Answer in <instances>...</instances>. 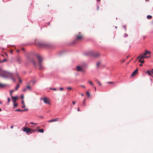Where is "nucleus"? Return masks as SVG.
<instances>
[{
    "mask_svg": "<svg viewBox=\"0 0 153 153\" xmlns=\"http://www.w3.org/2000/svg\"><path fill=\"white\" fill-rule=\"evenodd\" d=\"M19 82H22V80L20 79H19Z\"/></svg>",
    "mask_w": 153,
    "mask_h": 153,
    "instance_id": "obj_46",
    "label": "nucleus"
},
{
    "mask_svg": "<svg viewBox=\"0 0 153 153\" xmlns=\"http://www.w3.org/2000/svg\"><path fill=\"white\" fill-rule=\"evenodd\" d=\"M27 87L28 90H31V87L29 85H27Z\"/></svg>",
    "mask_w": 153,
    "mask_h": 153,
    "instance_id": "obj_23",
    "label": "nucleus"
},
{
    "mask_svg": "<svg viewBox=\"0 0 153 153\" xmlns=\"http://www.w3.org/2000/svg\"><path fill=\"white\" fill-rule=\"evenodd\" d=\"M76 39L74 41V43H76L78 41L82 40L83 38V36L82 33L79 32L76 35Z\"/></svg>",
    "mask_w": 153,
    "mask_h": 153,
    "instance_id": "obj_3",
    "label": "nucleus"
},
{
    "mask_svg": "<svg viewBox=\"0 0 153 153\" xmlns=\"http://www.w3.org/2000/svg\"><path fill=\"white\" fill-rule=\"evenodd\" d=\"M22 50H23V51H24V50H25L24 49V48H22Z\"/></svg>",
    "mask_w": 153,
    "mask_h": 153,
    "instance_id": "obj_50",
    "label": "nucleus"
},
{
    "mask_svg": "<svg viewBox=\"0 0 153 153\" xmlns=\"http://www.w3.org/2000/svg\"><path fill=\"white\" fill-rule=\"evenodd\" d=\"M15 111H22V110H21L20 109H18L15 110Z\"/></svg>",
    "mask_w": 153,
    "mask_h": 153,
    "instance_id": "obj_26",
    "label": "nucleus"
},
{
    "mask_svg": "<svg viewBox=\"0 0 153 153\" xmlns=\"http://www.w3.org/2000/svg\"><path fill=\"white\" fill-rule=\"evenodd\" d=\"M11 52L12 53H13V51H11V52Z\"/></svg>",
    "mask_w": 153,
    "mask_h": 153,
    "instance_id": "obj_60",
    "label": "nucleus"
},
{
    "mask_svg": "<svg viewBox=\"0 0 153 153\" xmlns=\"http://www.w3.org/2000/svg\"><path fill=\"white\" fill-rule=\"evenodd\" d=\"M37 57L38 60V65L39 66V69L41 70H44V68L42 65V61L43 59V58L41 56L39 55H37Z\"/></svg>",
    "mask_w": 153,
    "mask_h": 153,
    "instance_id": "obj_1",
    "label": "nucleus"
},
{
    "mask_svg": "<svg viewBox=\"0 0 153 153\" xmlns=\"http://www.w3.org/2000/svg\"><path fill=\"white\" fill-rule=\"evenodd\" d=\"M17 52H18V53H19V50H17Z\"/></svg>",
    "mask_w": 153,
    "mask_h": 153,
    "instance_id": "obj_54",
    "label": "nucleus"
},
{
    "mask_svg": "<svg viewBox=\"0 0 153 153\" xmlns=\"http://www.w3.org/2000/svg\"><path fill=\"white\" fill-rule=\"evenodd\" d=\"M66 89L68 90H72V88L71 87H68L66 88Z\"/></svg>",
    "mask_w": 153,
    "mask_h": 153,
    "instance_id": "obj_25",
    "label": "nucleus"
},
{
    "mask_svg": "<svg viewBox=\"0 0 153 153\" xmlns=\"http://www.w3.org/2000/svg\"><path fill=\"white\" fill-rule=\"evenodd\" d=\"M98 1H100V0H97Z\"/></svg>",
    "mask_w": 153,
    "mask_h": 153,
    "instance_id": "obj_58",
    "label": "nucleus"
},
{
    "mask_svg": "<svg viewBox=\"0 0 153 153\" xmlns=\"http://www.w3.org/2000/svg\"><path fill=\"white\" fill-rule=\"evenodd\" d=\"M75 102H76L75 101H72V103H73V105H74Z\"/></svg>",
    "mask_w": 153,
    "mask_h": 153,
    "instance_id": "obj_40",
    "label": "nucleus"
},
{
    "mask_svg": "<svg viewBox=\"0 0 153 153\" xmlns=\"http://www.w3.org/2000/svg\"><path fill=\"white\" fill-rule=\"evenodd\" d=\"M22 103L23 104V105H24V103L23 100L22 101Z\"/></svg>",
    "mask_w": 153,
    "mask_h": 153,
    "instance_id": "obj_45",
    "label": "nucleus"
},
{
    "mask_svg": "<svg viewBox=\"0 0 153 153\" xmlns=\"http://www.w3.org/2000/svg\"><path fill=\"white\" fill-rule=\"evenodd\" d=\"M35 45H37L38 47H48L50 46L48 44L46 43H42L40 42L36 43Z\"/></svg>",
    "mask_w": 153,
    "mask_h": 153,
    "instance_id": "obj_5",
    "label": "nucleus"
},
{
    "mask_svg": "<svg viewBox=\"0 0 153 153\" xmlns=\"http://www.w3.org/2000/svg\"><path fill=\"white\" fill-rule=\"evenodd\" d=\"M59 89L61 91H62L63 90V88L62 87H61L59 88Z\"/></svg>",
    "mask_w": 153,
    "mask_h": 153,
    "instance_id": "obj_35",
    "label": "nucleus"
},
{
    "mask_svg": "<svg viewBox=\"0 0 153 153\" xmlns=\"http://www.w3.org/2000/svg\"><path fill=\"white\" fill-rule=\"evenodd\" d=\"M26 90H27V89H26V88H25V89H24L23 90V91H26Z\"/></svg>",
    "mask_w": 153,
    "mask_h": 153,
    "instance_id": "obj_43",
    "label": "nucleus"
},
{
    "mask_svg": "<svg viewBox=\"0 0 153 153\" xmlns=\"http://www.w3.org/2000/svg\"><path fill=\"white\" fill-rule=\"evenodd\" d=\"M11 98L13 100V102H15L16 100L18 99V97H13L12 96H11Z\"/></svg>",
    "mask_w": 153,
    "mask_h": 153,
    "instance_id": "obj_12",
    "label": "nucleus"
},
{
    "mask_svg": "<svg viewBox=\"0 0 153 153\" xmlns=\"http://www.w3.org/2000/svg\"><path fill=\"white\" fill-rule=\"evenodd\" d=\"M10 98H7V101H8V103H9L10 102Z\"/></svg>",
    "mask_w": 153,
    "mask_h": 153,
    "instance_id": "obj_33",
    "label": "nucleus"
},
{
    "mask_svg": "<svg viewBox=\"0 0 153 153\" xmlns=\"http://www.w3.org/2000/svg\"><path fill=\"white\" fill-rule=\"evenodd\" d=\"M148 57H147V56H144L143 55H140V56H139L137 59H143L145 58H148Z\"/></svg>",
    "mask_w": 153,
    "mask_h": 153,
    "instance_id": "obj_9",
    "label": "nucleus"
},
{
    "mask_svg": "<svg viewBox=\"0 0 153 153\" xmlns=\"http://www.w3.org/2000/svg\"><path fill=\"white\" fill-rule=\"evenodd\" d=\"M138 70L137 68L136 69L135 71H134L131 74V76H133L136 75V74L138 72Z\"/></svg>",
    "mask_w": 153,
    "mask_h": 153,
    "instance_id": "obj_10",
    "label": "nucleus"
},
{
    "mask_svg": "<svg viewBox=\"0 0 153 153\" xmlns=\"http://www.w3.org/2000/svg\"><path fill=\"white\" fill-rule=\"evenodd\" d=\"M43 100L44 102L46 104H48L49 105L50 104L49 100L47 98H43Z\"/></svg>",
    "mask_w": 153,
    "mask_h": 153,
    "instance_id": "obj_8",
    "label": "nucleus"
},
{
    "mask_svg": "<svg viewBox=\"0 0 153 153\" xmlns=\"http://www.w3.org/2000/svg\"><path fill=\"white\" fill-rule=\"evenodd\" d=\"M115 27L116 28H117V27H116H116Z\"/></svg>",
    "mask_w": 153,
    "mask_h": 153,
    "instance_id": "obj_64",
    "label": "nucleus"
},
{
    "mask_svg": "<svg viewBox=\"0 0 153 153\" xmlns=\"http://www.w3.org/2000/svg\"><path fill=\"white\" fill-rule=\"evenodd\" d=\"M52 90H53L55 91L56 90V89L55 88H53L52 89Z\"/></svg>",
    "mask_w": 153,
    "mask_h": 153,
    "instance_id": "obj_42",
    "label": "nucleus"
},
{
    "mask_svg": "<svg viewBox=\"0 0 153 153\" xmlns=\"http://www.w3.org/2000/svg\"><path fill=\"white\" fill-rule=\"evenodd\" d=\"M76 68L77 71H81L84 73L85 72V70L83 69L82 68L79 66H77L76 67Z\"/></svg>",
    "mask_w": 153,
    "mask_h": 153,
    "instance_id": "obj_7",
    "label": "nucleus"
},
{
    "mask_svg": "<svg viewBox=\"0 0 153 153\" xmlns=\"http://www.w3.org/2000/svg\"><path fill=\"white\" fill-rule=\"evenodd\" d=\"M88 55L91 56L94 58H97L100 56V54L97 52H94L92 51H90L88 53Z\"/></svg>",
    "mask_w": 153,
    "mask_h": 153,
    "instance_id": "obj_4",
    "label": "nucleus"
},
{
    "mask_svg": "<svg viewBox=\"0 0 153 153\" xmlns=\"http://www.w3.org/2000/svg\"><path fill=\"white\" fill-rule=\"evenodd\" d=\"M59 119V118H56L55 119H52L51 120L48 121V122L51 123V122H53L57 121H58V120Z\"/></svg>",
    "mask_w": 153,
    "mask_h": 153,
    "instance_id": "obj_11",
    "label": "nucleus"
},
{
    "mask_svg": "<svg viewBox=\"0 0 153 153\" xmlns=\"http://www.w3.org/2000/svg\"><path fill=\"white\" fill-rule=\"evenodd\" d=\"M146 73L148 74L149 76H152V74L151 72V71H150L149 70H147V71L146 72Z\"/></svg>",
    "mask_w": 153,
    "mask_h": 153,
    "instance_id": "obj_15",
    "label": "nucleus"
},
{
    "mask_svg": "<svg viewBox=\"0 0 153 153\" xmlns=\"http://www.w3.org/2000/svg\"><path fill=\"white\" fill-rule=\"evenodd\" d=\"M38 131L40 132L43 133L44 131V130L43 129H40L38 130Z\"/></svg>",
    "mask_w": 153,
    "mask_h": 153,
    "instance_id": "obj_16",
    "label": "nucleus"
},
{
    "mask_svg": "<svg viewBox=\"0 0 153 153\" xmlns=\"http://www.w3.org/2000/svg\"><path fill=\"white\" fill-rule=\"evenodd\" d=\"M30 124H36V123H34L32 122H30Z\"/></svg>",
    "mask_w": 153,
    "mask_h": 153,
    "instance_id": "obj_38",
    "label": "nucleus"
},
{
    "mask_svg": "<svg viewBox=\"0 0 153 153\" xmlns=\"http://www.w3.org/2000/svg\"><path fill=\"white\" fill-rule=\"evenodd\" d=\"M52 89H52V88H50V89H51V90H52Z\"/></svg>",
    "mask_w": 153,
    "mask_h": 153,
    "instance_id": "obj_63",
    "label": "nucleus"
},
{
    "mask_svg": "<svg viewBox=\"0 0 153 153\" xmlns=\"http://www.w3.org/2000/svg\"><path fill=\"white\" fill-rule=\"evenodd\" d=\"M27 110H28V109H25V110H22V111H27Z\"/></svg>",
    "mask_w": 153,
    "mask_h": 153,
    "instance_id": "obj_36",
    "label": "nucleus"
},
{
    "mask_svg": "<svg viewBox=\"0 0 153 153\" xmlns=\"http://www.w3.org/2000/svg\"><path fill=\"white\" fill-rule=\"evenodd\" d=\"M96 81L97 82V83H98V82H99L98 80L97 79H96Z\"/></svg>",
    "mask_w": 153,
    "mask_h": 153,
    "instance_id": "obj_52",
    "label": "nucleus"
},
{
    "mask_svg": "<svg viewBox=\"0 0 153 153\" xmlns=\"http://www.w3.org/2000/svg\"><path fill=\"white\" fill-rule=\"evenodd\" d=\"M107 83H108V84H111L113 83L114 82H108Z\"/></svg>",
    "mask_w": 153,
    "mask_h": 153,
    "instance_id": "obj_32",
    "label": "nucleus"
},
{
    "mask_svg": "<svg viewBox=\"0 0 153 153\" xmlns=\"http://www.w3.org/2000/svg\"><path fill=\"white\" fill-rule=\"evenodd\" d=\"M86 93L88 97H91L90 94L89 92L87 91Z\"/></svg>",
    "mask_w": 153,
    "mask_h": 153,
    "instance_id": "obj_18",
    "label": "nucleus"
},
{
    "mask_svg": "<svg viewBox=\"0 0 153 153\" xmlns=\"http://www.w3.org/2000/svg\"><path fill=\"white\" fill-rule=\"evenodd\" d=\"M85 99L83 100V104L84 105H85Z\"/></svg>",
    "mask_w": 153,
    "mask_h": 153,
    "instance_id": "obj_30",
    "label": "nucleus"
},
{
    "mask_svg": "<svg viewBox=\"0 0 153 153\" xmlns=\"http://www.w3.org/2000/svg\"><path fill=\"white\" fill-rule=\"evenodd\" d=\"M99 6H98L97 7V10H99Z\"/></svg>",
    "mask_w": 153,
    "mask_h": 153,
    "instance_id": "obj_44",
    "label": "nucleus"
},
{
    "mask_svg": "<svg viewBox=\"0 0 153 153\" xmlns=\"http://www.w3.org/2000/svg\"><path fill=\"white\" fill-rule=\"evenodd\" d=\"M88 82L89 83H90L91 84V85H94L92 83V82L90 81H88Z\"/></svg>",
    "mask_w": 153,
    "mask_h": 153,
    "instance_id": "obj_28",
    "label": "nucleus"
},
{
    "mask_svg": "<svg viewBox=\"0 0 153 153\" xmlns=\"http://www.w3.org/2000/svg\"><path fill=\"white\" fill-rule=\"evenodd\" d=\"M0 75L2 77L5 78H12L13 76V74L12 73L5 71H2L0 73Z\"/></svg>",
    "mask_w": 153,
    "mask_h": 153,
    "instance_id": "obj_2",
    "label": "nucleus"
},
{
    "mask_svg": "<svg viewBox=\"0 0 153 153\" xmlns=\"http://www.w3.org/2000/svg\"><path fill=\"white\" fill-rule=\"evenodd\" d=\"M31 62L33 63V64L34 67L36 68L37 67V64L34 60L33 59H32L31 60Z\"/></svg>",
    "mask_w": 153,
    "mask_h": 153,
    "instance_id": "obj_13",
    "label": "nucleus"
},
{
    "mask_svg": "<svg viewBox=\"0 0 153 153\" xmlns=\"http://www.w3.org/2000/svg\"><path fill=\"white\" fill-rule=\"evenodd\" d=\"M139 65H140V66H142V64H139Z\"/></svg>",
    "mask_w": 153,
    "mask_h": 153,
    "instance_id": "obj_47",
    "label": "nucleus"
},
{
    "mask_svg": "<svg viewBox=\"0 0 153 153\" xmlns=\"http://www.w3.org/2000/svg\"><path fill=\"white\" fill-rule=\"evenodd\" d=\"M100 85V86H101L102 85L101 84L100 82H98V83Z\"/></svg>",
    "mask_w": 153,
    "mask_h": 153,
    "instance_id": "obj_39",
    "label": "nucleus"
},
{
    "mask_svg": "<svg viewBox=\"0 0 153 153\" xmlns=\"http://www.w3.org/2000/svg\"><path fill=\"white\" fill-rule=\"evenodd\" d=\"M81 95L82 96H83V94H81Z\"/></svg>",
    "mask_w": 153,
    "mask_h": 153,
    "instance_id": "obj_55",
    "label": "nucleus"
},
{
    "mask_svg": "<svg viewBox=\"0 0 153 153\" xmlns=\"http://www.w3.org/2000/svg\"><path fill=\"white\" fill-rule=\"evenodd\" d=\"M0 104H2V103L0 101Z\"/></svg>",
    "mask_w": 153,
    "mask_h": 153,
    "instance_id": "obj_56",
    "label": "nucleus"
},
{
    "mask_svg": "<svg viewBox=\"0 0 153 153\" xmlns=\"http://www.w3.org/2000/svg\"><path fill=\"white\" fill-rule=\"evenodd\" d=\"M94 89H95V91H96V88L95 87H94Z\"/></svg>",
    "mask_w": 153,
    "mask_h": 153,
    "instance_id": "obj_53",
    "label": "nucleus"
},
{
    "mask_svg": "<svg viewBox=\"0 0 153 153\" xmlns=\"http://www.w3.org/2000/svg\"><path fill=\"white\" fill-rule=\"evenodd\" d=\"M13 126H11V127H10V128H11L12 129L13 128Z\"/></svg>",
    "mask_w": 153,
    "mask_h": 153,
    "instance_id": "obj_48",
    "label": "nucleus"
},
{
    "mask_svg": "<svg viewBox=\"0 0 153 153\" xmlns=\"http://www.w3.org/2000/svg\"><path fill=\"white\" fill-rule=\"evenodd\" d=\"M151 72L152 74H153V69H152L151 70Z\"/></svg>",
    "mask_w": 153,
    "mask_h": 153,
    "instance_id": "obj_34",
    "label": "nucleus"
},
{
    "mask_svg": "<svg viewBox=\"0 0 153 153\" xmlns=\"http://www.w3.org/2000/svg\"><path fill=\"white\" fill-rule=\"evenodd\" d=\"M1 111V108H0V111Z\"/></svg>",
    "mask_w": 153,
    "mask_h": 153,
    "instance_id": "obj_57",
    "label": "nucleus"
},
{
    "mask_svg": "<svg viewBox=\"0 0 153 153\" xmlns=\"http://www.w3.org/2000/svg\"><path fill=\"white\" fill-rule=\"evenodd\" d=\"M100 62H97V67L98 68L99 67V66L100 65Z\"/></svg>",
    "mask_w": 153,
    "mask_h": 153,
    "instance_id": "obj_21",
    "label": "nucleus"
},
{
    "mask_svg": "<svg viewBox=\"0 0 153 153\" xmlns=\"http://www.w3.org/2000/svg\"><path fill=\"white\" fill-rule=\"evenodd\" d=\"M147 18L148 19H152V16H150V15H148L147 16Z\"/></svg>",
    "mask_w": 153,
    "mask_h": 153,
    "instance_id": "obj_22",
    "label": "nucleus"
},
{
    "mask_svg": "<svg viewBox=\"0 0 153 153\" xmlns=\"http://www.w3.org/2000/svg\"><path fill=\"white\" fill-rule=\"evenodd\" d=\"M5 86V85L4 84H2L0 83V87H3Z\"/></svg>",
    "mask_w": 153,
    "mask_h": 153,
    "instance_id": "obj_24",
    "label": "nucleus"
},
{
    "mask_svg": "<svg viewBox=\"0 0 153 153\" xmlns=\"http://www.w3.org/2000/svg\"><path fill=\"white\" fill-rule=\"evenodd\" d=\"M80 86L84 88H85V86H84V85H80Z\"/></svg>",
    "mask_w": 153,
    "mask_h": 153,
    "instance_id": "obj_37",
    "label": "nucleus"
},
{
    "mask_svg": "<svg viewBox=\"0 0 153 153\" xmlns=\"http://www.w3.org/2000/svg\"><path fill=\"white\" fill-rule=\"evenodd\" d=\"M23 131L24 132H26L27 134H29L33 132V131L35 130L29 128H27V127H25L23 129Z\"/></svg>",
    "mask_w": 153,
    "mask_h": 153,
    "instance_id": "obj_6",
    "label": "nucleus"
},
{
    "mask_svg": "<svg viewBox=\"0 0 153 153\" xmlns=\"http://www.w3.org/2000/svg\"><path fill=\"white\" fill-rule=\"evenodd\" d=\"M150 52L148 51L147 50L145 51V52L143 54L144 56H146L148 54H150Z\"/></svg>",
    "mask_w": 153,
    "mask_h": 153,
    "instance_id": "obj_14",
    "label": "nucleus"
},
{
    "mask_svg": "<svg viewBox=\"0 0 153 153\" xmlns=\"http://www.w3.org/2000/svg\"><path fill=\"white\" fill-rule=\"evenodd\" d=\"M13 105H14V107L13 108H14V107H16L18 106V104L15 102H13Z\"/></svg>",
    "mask_w": 153,
    "mask_h": 153,
    "instance_id": "obj_20",
    "label": "nucleus"
},
{
    "mask_svg": "<svg viewBox=\"0 0 153 153\" xmlns=\"http://www.w3.org/2000/svg\"><path fill=\"white\" fill-rule=\"evenodd\" d=\"M22 108H25V103H24V105L22 106Z\"/></svg>",
    "mask_w": 153,
    "mask_h": 153,
    "instance_id": "obj_31",
    "label": "nucleus"
},
{
    "mask_svg": "<svg viewBox=\"0 0 153 153\" xmlns=\"http://www.w3.org/2000/svg\"><path fill=\"white\" fill-rule=\"evenodd\" d=\"M24 98V97L23 95H22V96H21V98L22 99H23V98Z\"/></svg>",
    "mask_w": 153,
    "mask_h": 153,
    "instance_id": "obj_41",
    "label": "nucleus"
},
{
    "mask_svg": "<svg viewBox=\"0 0 153 153\" xmlns=\"http://www.w3.org/2000/svg\"><path fill=\"white\" fill-rule=\"evenodd\" d=\"M131 60L128 62V63H127V64H128V63L130 62Z\"/></svg>",
    "mask_w": 153,
    "mask_h": 153,
    "instance_id": "obj_59",
    "label": "nucleus"
},
{
    "mask_svg": "<svg viewBox=\"0 0 153 153\" xmlns=\"http://www.w3.org/2000/svg\"><path fill=\"white\" fill-rule=\"evenodd\" d=\"M7 61V60L6 59H4L3 60L1 61V62H6Z\"/></svg>",
    "mask_w": 153,
    "mask_h": 153,
    "instance_id": "obj_27",
    "label": "nucleus"
},
{
    "mask_svg": "<svg viewBox=\"0 0 153 153\" xmlns=\"http://www.w3.org/2000/svg\"><path fill=\"white\" fill-rule=\"evenodd\" d=\"M77 110H78V111H80L79 108H78Z\"/></svg>",
    "mask_w": 153,
    "mask_h": 153,
    "instance_id": "obj_49",
    "label": "nucleus"
},
{
    "mask_svg": "<svg viewBox=\"0 0 153 153\" xmlns=\"http://www.w3.org/2000/svg\"><path fill=\"white\" fill-rule=\"evenodd\" d=\"M139 62H141V63H143L145 62L144 60H141V59H139L138 61Z\"/></svg>",
    "mask_w": 153,
    "mask_h": 153,
    "instance_id": "obj_19",
    "label": "nucleus"
},
{
    "mask_svg": "<svg viewBox=\"0 0 153 153\" xmlns=\"http://www.w3.org/2000/svg\"><path fill=\"white\" fill-rule=\"evenodd\" d=\"M12 79L14 81H15L14 79L13 78H12Z\"/></svg>",
    "mask_w": 153,
    "mask_h": 153,
    "instance_id": "obj_61",
    "label": "nucleus"
},
{
    "mask_svg": "<svg viewBox=\"0 0 153 153\" xmlns=\"http://www.w3.org/2000/svg\"><path fill=\"white\" fill-rule=\"evenodd\" d=\"M124 27L125 28V29H126V27L125 26H124Z\"/></svg>",
    "mask_w": 153,
    "mask_h": 153,
    "instance_id": "obj_62",
    "label": "nucleus"
},
{
    "mask_svg": "<svg viewBox=\"0 0 153 153\" xmlns=\"http://www.w3.org/2000/svg\"><path fill=\"white\" fill-rule=\"evenodd\" d=\"M14 91V90H11V91H10V95L11 97V96H12V93H13V92Z\"/></svg>",
    "mask_w": 153,
    "mask_h": 153,
    "instance_id": "obj_29",
    "label": "nucleus"
},
{
    "mask_svg": "<svg viewBox=\"0 0 153 153\" xmlns=\"http://www.w3.org/2000/svg\"><path fill=\"white\" fill-rule=\"evenodd\" d=\"M96 81L97 82V83H98V82H99L98 80L97 79H96Z\"/></svg>",
    "mask_w": 153,
    "mask_h": 153,
    "instance_id": "obj_51",
    "label": "nucleus"
},
{
    "mask_svg": "<svg viewBox=\"0 0 153 153\" xmlns=\"http://www.w3.org/2000/svg\"><path fill=\"white\" fill-rule=\"evenodd\" d=\"M20 86V85L19 83L16 86L15 88V90H17L18 89V88H19Z\"/></svg>",
    "mask_w": 153,
    "mask_h": 153,
    "instance_id": "obj_17",
    "label": "nucleus"
}]
</instances>
